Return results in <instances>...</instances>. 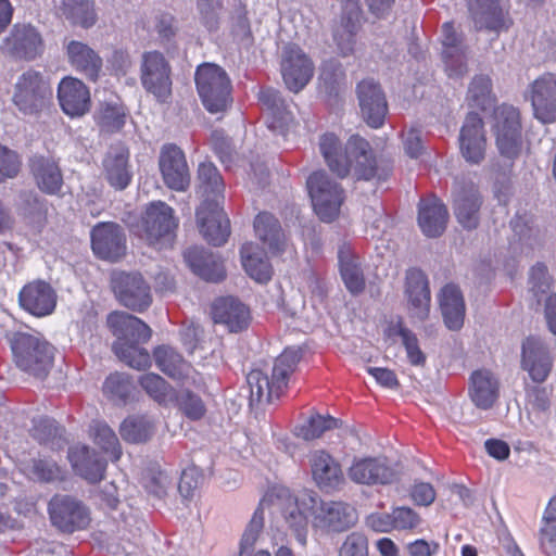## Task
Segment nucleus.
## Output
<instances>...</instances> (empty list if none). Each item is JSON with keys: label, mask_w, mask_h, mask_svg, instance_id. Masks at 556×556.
Here are the masks:
<instances>
[{"label": "nucleus", "mask_w": 556, "mask_h": 556, "mask_svg": "<svg viewBox=\"0 0 556 556\" xmlns=\"http://www.w3.org/2000/svg\"><path fill=\"white\" fill-rule=\"evenodd\" d=\"M320 153L329 169L339 178L350 173L357 180H386L390 169L377 166L367 140L358 135L351 136L344 147L334 134H325L319 139Z\"/></svg>", "instance_id": "nucleus-1"}, {"label": "nucleus", "mask_w": 556, "mask_h": 556, "mask_svg": "<svg viewBox=\"0 0 556 556\" xmlns=\"http://www.w3.org/2000/svg\"><path fill=\"white\" fill-rule=\"evenodd\" d=\"M300 358V349L288 348L275 359L270 378L261 369L251 370L247 376L250 405L269 404L274 397L278 399L287 387L288 379L295 370Z\"/></svg>", "instance_id": "nucleus-2"}, {"label": "nucleus", "mask_w": 556, "mask_h": 556, "mask_svg": "<svg viewBox=\"0 0 556 556\" xmlns=\"http://www.w3.org/2000/svg\"><path fill=\"white\" fill-rule=\"evenodd\" d=\"M5 338L10 343L15 364L23 371L45 378L53 364L54 349L38 333L10 331Z\"/></svg>", "instance_id": "nucleus-3"}, {"label": "nucleus", "mask_w": 556, "mask_h": 556, "mask_svg": "<svg viewBox=\"0 0 556 556\" xmlns=\"http://www.w3.org/2000/svg\"><path fill=\"white\" fill-rule=\"evenodd\" d=\"M195 86L204 108L224 112L231 102V81L226 71L214 63H203L195 72Z\"/></svg>", "instance_id": "nucleus-4"}, {"label": "nucleus", "mask_w": 556, "mask_h": 556, "mask_svg": "<svg viewBox=\"0 0 556 556\" xmlns=\"http://www.w3.org/2000/svg\"><path fill=\"white\" fill-rule=\"evenodd\" d=\"M177 226L174 210L165 202L156 201L147 206L137 233L148 244L163 249L172 244Z\"/></svg>", "instance_id": "nucleus-5"}, {"label": "nucleus", "mask_w": 556, "mask_h": 556, "mask_svg": "<svg viewBox=\"0 0 556 556\" xmlns=\"http://www.w3.org/2000/svg\"><path fill=\"white\" fill-rule=\"evenodd\" d=\"M306 185L316 215L325 223L333 222L344 202L343 188L324 170L311 174Z\"/></svg>", "instance_id": "nucleus-6"}, {"label": "nucleus", "mask_w": 556, "mask_h": 556, "mask_svg": "<svg viewBox=\"0 0 556 556\" xmlns=\"http://www.w3.org/2000/svg\"><path fill=\"white\" fill-rule=\"evenodd\" d=\"M271 496L276 497V505L281 507L285 521L296 541L305 546L308 521L304 509L314 511L318 503V496L314 492L304 491L300 496L294 497L287 488L275 489Z\"/></svg>", "instance_id": "nucleus-7"}, {"label": "nucleus", "mask_w": 556, "mask_h": 556, "mask_svg": "<svg viewBox=\"0 0 556 556\" xmlns=\"http://www.w3.org/2000/svg\"><path fill=\"white\" fill-rule=\"evenodd\" d=\"M51 98L52 88L41 73L28 70L18 77L13 102L22 113L35 115L41 112Z\"/></svg>", "instance_id": "nucleus-8"}, {"label": "nucleus", "mask_w": 556, "mask_h": 556, "mask_svg": "<svg viewBox=\"0 0 556 556\" xmlns=\"http://www.w3.org/2000/svg\"><path fill=\"white\" fill-rule=\"evenodd\" d=\"M111 286L118 302L129 309L143 312L152 303L151 288L139 273L114 271Z\"/></svg>", "instance_id": "nucleus-9"}, {"label": "nucleus", "mask_w": 556, "mask_h": 556, "mask_svg": "<svg viewBox=\"0 0 556 556\" xmlns=\"http://www.w3.org/2000/svg\"><path fill=\"white\" fill-rule=\"evenodd\" d=\"M493 130L501 155L509 160L517 157L521 149V125L518 110L510 105L498 106L494 112Z\"/></svg>", "instance_id": "nucleus-10"}, {"label": "nucleus", "mask_w": 556, "mask_h": 556, "mask_svg": "<svg viewBox=\"0 0 556 556\" xmlns=\"http://www.w3.org/2000/svg\"><path fill=\"white\" fill-rule=\"evenodd\" d=\"M48 510L52 525L62 532L83 530L90 522L88 508L71 495H54L49 502Z\"/></svg>", "instance_id": "nucleus-11"}, {"label": "nucleus", "mask_w": 556, "mask_h": 556, "mask_svg": "<svg viewBox=\"0 0 556 556\" xmlns=\"http://www.w3.org/2000/svg\"><path fill=\"white\" fill-rule=\"evenodd\" d=\"M159 167L163 181L172 190L184 192L191 182V175L185 152L174 143L162 147L159 155Z\"/></svg>", "instance_id": "nucleus-12"}, {"label": "nucleus", "mask_w": 556, "mask_h": 556, "mask_svg": "<svg viewBox=\"0 0 556 556\" xmlns=\"http://www.w3.org/2000/svg\"><path fill=\"white\" fill-rule=\"evenodd\" d=\"M314 66L308 56L295 45H288L282 50L281 74L288 89L299 92L311 80Z\"/></svg>", "instance_id": "nucleus-13"}, {"label": "nucleus", "mask_w": 556, "mask_h": 556, "mask_svg": "<svg viewBox=\"0 0 556 556\" xmlns=\"http://www.w3.org/2000/svg\"><path fill=\"white\" fill-rule=\"evenodd\" d=\"M141 83L144 89L164 102L172 91L169 67L164 56L159 52H148L143 55L141 66Z\"/></svg>", "instance_id": "nucleus-14"}, {"label": "nucleus", "mask_w": 556, "mask_h": 556, "mask_svg": "<svg viewBox=\"0 0 556 556\" xmlns=\"http://www.w3.org/2000/svg\"><path fill=\"white\" fill-rule=\"evenodd\" d=\"M356 509L348 503L318 498L314 510V526L327 531L341 532L357 522Z\"/></svg>", "instance_id": "nucleus-15"}, {"label": "nucleus", "mask_w": 556, "mask_h": 556, "mask_svg": "<svg viewBox=\"0 0 556 556\" xmlns=\"http://www.w3.org/2000/svg\"><path fill=\"white\" fill-rule=\"evenodd\" d=\"M91 247L97 256L115 262L126 251V237L123 228L115 223H101L91 230Z\"/></svg>", "instance_id": "nucleus-16"}, {"label": "nucleus", "mask_w": 556, "mask_h": 556, "mask_svg": "<svg viewBox=\"0 0 556 556\" xmlns=\"http://www.w3.org/2000/svg\"><path fill=\"white\" fill-rule=\"evenodd\" d=\"M356 91L364 121L372 128L381 127L388 113V103L379 84L374 79H364L357 85Z\"/></svg>", "instance_id": "nucleus-17"}, {"label": "nucleus", "mask_w": 556, "mask_h": 556, "mask_svg": "<svg viewBox=\"0 0 556 556\" xmlns=\"http://www.w3.org/2000/svg\"><path fill=\"white\" fill-rule=\"evenodd\" d=\"M482 202V197L475 184H457L454 191L453 210L457 222L465 229L472 230L478 227Z\"/></svg>", "instance_id": "nucleus-18"}, {"label": "nucleus", "mask_w": 556, "mask_h": 556, "mask_svg": "<svg viewBox=\"0 0 556 556\" xmlns=\"http://www.w3.org/2000/svg\"><path fill=\"white\" fill-rule=\"evenodd\" d=\"M469 14L478 29L502 31L508 29V8L500 0H466Z\"/></svg>", "instance_id": "nucleus-19"}, {"label": "nucleus", "mask_w": 556, "mask_h": 556, "mask_svg": "<svg viewBox=\"0 0 556 556\" xmlns=\"http://www.w3.org/2000/svg\"><path fill=\"white\" fill-rule=\"evenodd\" d=\"M197 220L204 239L216 247L223 245L230 235V223L219 203H202L197 210Z\"/></svg>", "instance_id": "nucleus-20"}, {"label": "nucleus", "mask_w": 556, "mask_h": 556, "mask_svg": "<svg viewBox=\"0 0 556 556\" xmlns=\"http://www.w3.org/2000/svg\"><path fill=\"white\" fill-rule=\"evenodd\" d=\"M534 116L542 123L556 121V75L545 73L530 85Z\"/></svg>", "instance_id": "nucleus-21"}, {"label": "nucleus", "mask_w": 556, "mask_h": 556, "mask_svg": "<svg viewBox=\"0 0 556 556\" xmlns=\"http://www.w3.org/2000/svg\"><path fill=\"white\" fill-rule=\"evenodd\" d=\"M362 8L357 0H346L342 5L340 22L333 29V39L341 55L354 52L355 36L361 28Z\"/></svg>", "instance_id": "nucleus-22"}, {"label": "nucleus", "mask_w": 556, "mask_h": 556, "mask_svg": "<svg viewBox=\"0 0 556 556\" xmlns=\"http://www.w3.org/2000/svg\"><path fill=\"white\" fill-rule=\"evenodd\" d=\"M521 367L535 382H543L548 377L553 359L546 344L538 337H528L521 346Z\"/></svg>", "instance_id": "nucleus-23"}, {"label": "nucleus", "mask_w": 556, "mask_h": 556, "mask_svg": "<svg viewBox=\"0 0 556 556\" xmlns=\"http://www.w3.org/2000/svg\"><path fill=\"white\" fill-rule=\"evenodd\" d=\"M212 318L229 332L245 330L251 323L250 308L233 296L219 298L212 305Z\"/></svg>", "instance_id": "nucleus-24"}, {"label": "nucleus", "mask_w": 556, "mask_h": 556, "mask_svg": "<svg viewBox=\"0 0 556 556\" xmlns=\"http://www.w3.org/2000/svg\"><path fill=\"white\" fill-rule=\"evenodd\" d=\"M106 324L116 337L114 343L139 344L151 338V329L138 317L125 312L109 314Z\"/></svg>", "instance_id": "nucleus-25"}, {"label": "nucleus", "mask_w": 556, "mask_h": 556, "mask_svg": "<svg viewBox=\"0 0 556 556\" xmlns=\"http://www.w3.org/2000/svg\"><path fill=\"white\" fill-rule=\"evenodd\" d=\"M349 477L361 484H389L399 479V472L386 458H363L349 469Z\"/></svg>", "instance_id": "nucleus-26"}, {"label": "nucleus", "mask_w": 556, "mask_h": 556, "mask_svg": "<svg viewBox=\"0 0 556 556\" xmlns=\"http://www.w3.org/2000/svg\"><path fill=\"white\" fill-rule=\"evenodd\" d=\"M56 293L46 281L37 280L26 285L20 292L21 306L31 315H50L56 306Z\"/></svg>", "instance_id": "nucleus-27"}, {"label": "nucleus", "mask_w": 556, "mask_h": 556, "mask_svg": "<svg viewBox=\"0 0 556 556\" xmlns=\"http://www.w3.org/2000/svg\"><path fill=\"white\" fill-rule=\"evenodd\" d=\"M442 58L450 77H460L467 72L465 55L467 48L463 35L456 30L452 22L442 25Z\"/></svg>", "instance_id": "nucleus-28"}, {"label": "nucleus", "mask_w": 556, "mask_h": 556, "mask_svg": "<svg viewBox=\"0 0 556 556\" xmlns=\"http://www.w3.org/2000/svg\"><path fill=\"white\" fill-rule=\"evenodd\" d=\"M405 294L412 316L425 320L429 315L431 296L427 276L420 269L406 271Z\"/></svg>", "instance_id": "nucleus-29"}, {"label": "nucleus", "mask_w": 556, "mask_h": 556, "mask_svg": "<svg viewBox=\"0 0 556 556\" xmlns=\"http://www.w3.org/2000/svg\"><path fill=\"white\" fill-rule=\"evenodd\" d=\"M58 99L65 114L81 116L90 106V93L85 84L74 77H65L58 88Z\"/></svg>", "instance_id": "nucleus-30"}, {"label": "nucleus", "mask_w": 556, "mask_h": 556, "mask_svg": "<svg viewBox=\"0 0 556 556\" xmlns=\"http://www.w3.org/2000/svg\"><path fill=\"white\" fill-rule=\"evenodd\" d=\"M28 166L37 187L43 193L55 195L61 192L63 175L52 157L35 154L29 159Z\"/></svg>", "instance_id": "nucleus-31"}, {"label": "nucleus", "mask_w": 556, "mask_h": 556, "mask_svg": "<svg viewBox=\"0 0 556 556\" xmlns=\"http://www.w3.org/2000/svg\"><path fill=\"white\" fill-rule=\"evenodd\" d=\"M309 464L313 479L321 490H336L344 482L339 463L327 452L311 453Z\"/></svg>", "instance_id": "nucleus-32"}, {"label": "nucleus", "mask_w": 556, "mask_h": 556, "mask_svg": "<svg viewBox=\"0 0 556 556\" xmlns=\"http://www.w3.org/2000/svg\"><path fill=\"white\" fill-rule=\"evenodd\" d=\"M75 472L90 483L104 478L106 463L96 451L86 445L72 446L67 455Z\"/></svg>", "instance_id": "nucleus-33"}, {"label": "nucleus", "mask_w": 556, "mask_h": 556, "mask_svg": "<svg viewBox=\"0 0 556 556\" xmlns=\"http://www.w3.org/2000/svg\"><path fill=\"white\" fill-rule=\"evenodd\" d=\"M9 52L18 59L34 60L42 52V39L30 25H15L7 38Z\"/></svg>", "instance_id": "nucleus-34"}, {"label": "nucleus", "mask_w": 556, "mask_h": 556, "mask_svg": "<svg viewBox=\"0 0 556 556\" xmlns=\"http://www.w3.org/2000/svg\"><path fill=\"white\" fill-rule=\"evenodd\" d=\"M67 61L71 66L84 74L88 79L96 81L102 70V59L87 43L70 40L65 46Z\"/></svg>", "instance_id": "nucleus-35"}, {"label": "nucleus", "mask_w": 556, "mask_h": 556, "mask_svg": "<svg viewBox=\"0 0 556 556\" xmlns=\"http://www.w3.org/2000/svg\"><path fill=\"white\" fill-rule=\"evenodd\" d=\"M184 257L191 270L202 279L218 282L225 277L223 262L217 255L200 247L189 248Z\"/></svg>", "instance_id": "nucleus-36"}, {"label": "nucleus", "mask_w": 556, "mask_h": 556, "mask_svg": "<svg viewBox=\"0 0 556 556\" xmlns=\"http://www.w3.org/2000/svg\"><path fill=\"white\" fill-rule=\"evenodd\" d=\"M448 211L437 198L422 199L418 205V225L429 238L440 237L446 228Z\"/></svg>", "instance_id": "nucleus-37"}, {"label": "nucleus", "mask_w": 556, "mask_h": 556, "mask_svg": "<svg viewBox=\"0 0 556 556\" xmlns=\"http://www.w3.org/2000/svg\"><path fill=\"white\" fill-rule=\"evenodd\" d=\"M468 394L478 408L489 409L498 399V380L489 370H476L470 376Z\"/></svg>", "instance_id": "nucleus-38"}, {"label": "nucleus", "mask_w": 556, "mask_h": 556, "mask_svg": "<svg viewBox=\"0 0 556 556\" xmlns=\"http://www.w3.org/2000/svg\"><path fill=\"white\" fill-rule=\"evenodd\" d=\"M128 159L129 151L121 143L111 146L106 153L103 161L105 175L110 185L115 189H125L131 180Z\"/></svg>", "instance_id": "nucleus-39"}, {"label": "nucleus", "mask_w": 556, "mask_h": 556, "mask_svg": "<svg viewBox=\"0 0 556 556\" xmlns=\"http://www.w3.org/2000/svg\"><path fill=\"white\" fill-rule=\"evenodd\" d=\"M440 309L445 326L453 331L459 330L464 325L466 305L459 288L446 285L440 293Z\"/></svg>", "instance_id": "nucleus-40"}, {"label": "nucleus", "mask_w": 556, "mask_h": 556, "mask_svg": "<svg viewBox=\"0 0 556 556\" xmlns=\"http://www.w3.org/2000/svg\"><path fill=\"white\" fill-rule=\"evenodd\" d=\"M258 101L270 117L268 127L283 134L292 123L293 117L280 92L273 88L262 89L258 92Z\"/></svg>", "instance_id": "nucleus-41"}, {"label": "nucleus", "mask_w": 556, "mask_h": 556, "mask_svg": "<svg viewBox=\"0 0 556 556\" xmlns=\"http://www.w3.org/2000/svg\"><path fill=\"white\" fill-rule=\"evenodd\" d=\"M254 230L258 239L273 253L283 251L286 237L279 220L273 214L268 212L260 213L254 220Z\"/></svg>", "instance_id": "nucleus-42"}, {"label": "nucleus", "mask_w": 556, "mask_h": 556, "mask_svg": "<svg viewBox=\"0 0 556 556\" xmlns=\"http://www.w3.org/2000/svg\"><path fill=\"white\" fill-rule=\"evenodd\" d=\"M153 355L160 370L172 379L185 381L189 378L192 370L190 364L173 348L167 345L157 346Z\"/></svg>", "instance_id": "nucleus-43"}, {"label": "nucleus", "mask_w": 556, "mask_h": 556, "mask_svg": "<svg viewBox=\"0 0 556 556\" xmlns=\"http://www.w3.org/2000/svg\"><path fill=\"white\" fill-rule=\"evenodd\" d=\"M241 262L247 274L258 282H266L271 277V266L260 247L253 242L244 243L240 250Z\"/></svg>", "instance_id": "nucleus-44"}, {"label": "nucleus", "mask_w": 556, "mask_h": 556, "mask_svg": "<svg viewBox=\"0 0 556 556\" xmlns=\"http://www.w3.org/2000/svg\"><path fill=\"white\" fill-rule=\"evenodd\" d=\"M198 181L199 190L205 197L203 203H207V201L210 203H219L225 186L218 169L213 163L203 162L199 165Z\"/></svg>", "instance_id": "nucleus-45"}, {"label": "nucleus", "mask_w": 556, "mask_h": 556, "mask_svg": "<svg viewBox=\"0 0 556 556\" xmlns=\"http://www.w3.org/2000/svg\"><path fill=\"white\" fill-rule=\"evenodd\" d=\"M510 226L515 237L518 238L522 253L529 254L542 247L543 235L527 216L516 215L510 220Z\"/></svg>", "instance_id": "nucleus-46"}, {"label": "nucleus", "mask_w": 556, "mask_h": 556, "mask_svg": "<svg viewBox=\"0 0 556 556\" xmlns=\"http://www.w3.org/2000/svg\"><path fill=\"white\" fill-rule=\"evenodd\" d=\"M339 265L342 279L346 288L354 294L363 291L365 279L359 267L358 258L348 248L339 250Z\"/></svg>", "instance_id": "nucleus-47"}, {"label": "nucleus", "mask_w": 556, "mask_h": 556, "mask_svg": "<svg viewBox=\"0 0 556 556\" xmlns=\"http://www.w3.org/2000/svg\"><path fill=\"white\" fill-rule=\"evenodd\" d=\"M31 437L51 450H61L65 445L64 429L54 419L40 417L33 420Z\"/></svg>", "instance_id": "nucleus-48"}, {"label": "nucleus", "mask_w": 556, "mask_h": 556, "mask_svg": "<svg viewBox=\"0 0 556 556\" xmlns=\"http://www.w3.org/2000/svg\"><path fill=\"white\" fill-rule=\"evenodd\" d=\"M154 424L147 416H130L119 428L122 438L129 443H144L154 434Z\"/></svg>", "instance_id": "nucleus-49"}, {"label": "nucleus", "mask_w": 556, "mask_h": 556, "mask_svg": "<svg viewBox=\"0 0 556 556\" xmlns=\"http://www.w3.org/2000/svg\"><path fill=\"white\" fill-rule=\"evenodd\" d=\"M139 383L147 394L161 405H168L178 400L175 389L156 374H146Z\"/></svg>", "instance_id": "nucleus-50"}, {"label": "nucleus", "mask_w": 556, "mask_h": 556, "mask_svg": "<svg viewBox=\"0 0 556 556\" xmlns=\"http://www.w3.org/2000/svg\"><path fill=\"white\" fill-rule=\"evenodd\" d=\"M390 336H399L402 339V344L405 348L408 362L413 366H422L426 363V355L419 348V342L416 334L403 325L399 319L389 327Z\"/></svg>", "instance_id": "nucleus-51"}, {"label": "nucleus", "mask_w": 556, "mask_h": 556, "mask_svg": "<svg viewBox=\"0 0 556 556\" xmlns=\"http://www.w3.org/2000/svg\"><path fill=\"white\" fill-rule=\"evenodd\" d=\"M467 100L471 108L486 110L493 105L491 79L486 75H477L470 83Z\"/></svg>", "instance_id": "nucleus-52"}, {"label": "nucleus", "mask_w": 556, "mask_h": 556, "mask_svg": "<svg viewBox=\"0 0 556 556\" xmlns=\"http://www.w3.org/2000/svg\"><path fill=\"white\" fill-rule=\"evenodd\" d=\"M62 10L73 24L88 28L96 23L93 4L89 0H63Z\"/></svg>", "instance_id": "nucleus-53"}, {"label": "nucleus", "mask_w": 556, "mask_h": 556, "mask_svg": "<svg viewBox=\"0 0 556 556\" xmlns=\"http://www.w3.org/2000/svg\"><path fill=\"white\" fill-rule=\"evenodd\" d=\"M113 350L116 356L131 368L141 370L151 364L149 353L138 344L114 343Z\"/></svg>", "instance_id": "nucleus-54"}, {"label": "nucleus", "mask_w": 556, "mask_h": 556, "mask_svg": "<svg viewBox=\"0 0 556 556\" xmlns=\"http://www.w3.org/2000/svg\"><path fill=\"white\" fill-rule=\"evenodd\" d=\"M94 443L98 444L112 460H118L122 455V448L115 432L106 425L94 421L91 426Z\"/></svg>", "instance_id": "nucleus-55"}, {"label": "nucleus", "mask_w": 556, "mask_h": 556, "mask_svg": "<svg viewBox=\"0 0 556 556\" xmlns=\"http://www.w3.org/2000/svg\"><path fill=\"white\" fill-rule=\"evenodd\" d=\"M264 527V513L262 504L255 509L249 525L240 540L239 556H251L254 545Z\"/></svg>", "instance_id": "nucleus-56"}, {"label": "nucleus", "mask_w": 556, "mask_h": 556, "mask_svg": "<svg viewBox=\"0 0 556 556\" xmlns=\"http://www.w3.org/2000/svg\"><path fill=\"white\" fill-rule=\"evenodd\" d=\"M338 422L339 420L331 416L324 417L321 415H315L305 424L298 427L295 434L305 441H311L321 437L325 431L338 427Z\"/></svg>", "instance_id": "nucleus-57"}, {"label": "nucleus", "mask_w": 556, "mask_h": 556, "mask_svg": "<svg viewBox=\"0 0 556 556\" xmlns=\"http://www.w3.org/2000/svg\"><path fill=\"white\" fill-rule=\"evenodd\" d=\"M321 87L329 94H338L344 85L345 73L338 61L325 62L319 75Z\"/></svg>", "instance_id": "nucleus-58"}, {"label": "nucleus", "mask_w": 556, "mask_h": 556, "mask_svg": "<svg viewBox=\"0 0 556 556\" xmlns=\"http://www.w3.org/2000/svg\"><path fill=\"white\" fill-rule=\"evenodd\" d=\"M132 391V383L125 374L110 375L103 384L104 394L114 402L125 403Z\"/></svg>", "instance_id": "nucleus-59"}, {"label": "nucleus", "mask_w": 556, "mask_h": 556, "mask_svg": "<svg viewBox=\"0 0 556 556\" xmlns=\"http://www.w3.org/2000/svg\"><path fill=\"white\" fill-rule=\"evenodd\" d=\"M29 477L34 480L50 482L62 477V470L54 460L34 458L26 467Z\"/></svg>", "instance_id": "nucleus-60"}, {"label": "nucleus", "mask_w": 556, "mask_h": 556, "mask_svg": "<svg viewBox=\"0 0 556 556\" xmlns=\"http://www.w3.org/2000/svg\"><path fill=\"white\" fill-rule=\"evenodd\" d=\"M551 288V277L547 267L538 263L530 269L529 291L535 298L536 304H540L542 298L547 294Z\"/></svg>", "instance_id": "nucleus-61"}, {"label": "nucleus", "mask_w": 556, "mask_h": 556, "mask_svg": "<svg viewBox=\"0 0 556 556\" xmlns=\"http://www.w3.org/2000/svg\"><path fill=\"white\" fill-rule=\"evenodd\" d=\"M126 114L123 108L105 104L99 113V123L106 131H117L125 124Z\"/></svg>", "instance_id": "nucleus-62"}, {"label": "nucleus", "mask_w": 556, "mask_h": 556, "mask_svg": "<svg viewBox=\"0 0 556 556\" xmlns=\"http://www.w3.org/2000/svg\"><path fill=\"white\" fill-rule=\"evenodd\" d=\"M21 164L16 152L0 144V182L15 178L21 170Z\"/></svg>", "instance_id": "nucleus-63"}, {"label": "nucleus", "mask_w": 556, "mask_h": 556, "mask_svg": "<svg viewBox=\"0 0 556 556\" xmlns=\"http://www.w3.org/2000/svg\"><path fill=\"white\" fill-rule=\"evenodd\" d=\"M338 556H368V540L362 532L346 535Z\"/></svg>", "instance_id": "nucleus-64"}]
</instances>
